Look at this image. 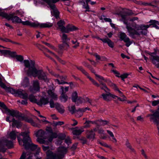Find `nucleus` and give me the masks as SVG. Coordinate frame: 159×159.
Listing matches in <instances>:
<instances>
[{
    "label": "nucleus",
    "instance_id": "f257e3e1",
    "mask_svg": "<svg viewBox=\"0 0 159 159\" xmlns=\"http://www.w3.org/2000/svg\"><path fill=\"white\" fill-rule=\"evenodd\" d=\"M20 135L23 136V139H22L20 138L17 137L18 141L20 145L22 144L26 150H30L34 151L37 148V145L32 143L31 139L28 133L26 132H21Z\"/></svg>",
    "mask_w": 159,
    "mask_h": 159
},
{
    "label": "nucleus",
    "instance_id": "f03ea898",
    "mask_svg": "<svg viewBox=\"0 0 159 159\" xmlns=\"http://www.w3.org/2000/svg\"><path fill=\"white\" fill-rule=\"evenodd\" d=\"M32 66L27 70V74L29 76H32L34 77H38L40 80H43L45 82H48L49 80L46 74L42 70H37L34 66V63L32 61Z\"/></svg>",
    "mask_w": 159,
    "mask_h": 159
},
{
    "label": "nucleus",
    "instance_id": "7ed1b4c3",
    "mask_svg": "<svg viewBox=\"0 0 159 159\" xmlns=\"http://www.w3.org/2000/svg\"><path fill=\"white\" fill-rule=\"evenodd\" d=\"M67 151V148L63 146H59L57 148V153H53L51 151L48 150L46 153V159H63Z\"/></svg>",
    "mask_w": 159,
    "mask_h": 159
},
{
    "label": "nucleus",
    "instance_id": "20e7f679",
    "mask_svg": "<svg viewBox=\"0 0 159 159\" xmlns=\"http://www.w3.org/2000/svg\"><path fill=\"white\" fill-rule=\"evenodd\" d=\"M20 23H22L23 25L30 26L31 27L34 28L38 27L40 28H50L53 25L52 23L50 22L40 24L38 22H31L28 20L25 21H21Z\"/></svg>",
    "mask_w": 159,
    "mask_h": 159
},
{
    "label": "nucleus",
    "instance_id": "39448f33",
    "mask_svg": "<svg viewBox=\"0 0 159 159\" xmlns=\"http://www.w3.org/2000/svg\"><path fill=\"white\" fill-rule=\"evenodd\" d=\"M121 19L120 20L122 21L124 24L126 25V28L127 29L128 32L130 35H139V33L134 29L129 26L128 24L127 21L128 20V18L126 15L121 14Z\"/></svg>",
    "mask_w": 159,
    "mask_h": 159
},
{
    "label": "nucleus",
    "instance_id": "423d86ee",
    "mask_svg": "<svg viewBox=\"0 0 159 159\" xmlns=\"http://www.w3.org/2000/svg\"><path fill=\"white\" fill-rule=\"evenodd\" d=\"M0 107L5 110L8 113L9 115L12 116L13 117H16V118L20 117H22V114L20 113L19 111L16 110H10L8 109L4 103L3 102H0Z\"/></svg>",
    "mask_w": 159,
    "mask_h": 159
},
{
    "label": "nucleus",
    "instance_id": "0eeeda50",
    "mask_svg": "<svg viewBox=\"0 0 159 159\" xmlns=\"http://www.w3.org/2000/svg\"><path fill=\"white\" fill-rule=\"evenodd\" d=\"M119 38L120 40L123 41L126 43L125 45L127 47H129L132 43V42L130 41L129 38L124 33L121 32Z\"/></svg>",
    "mask_w": 159,
    "mask_h": 159
},
{
    "label": "nucleus",
    "instance_id": "6e6552de",
    "mask_svg": "<svg viewBox=\"0 0 159 159\" xmlns=\"http://www.w3.org/2000/svg\"><path fill=\"white\" fill-rule=\"evenodd\" d=\"M5 18L8 20H11L13 23H20L21 21V20L19 17L17 16H14V14H8L7 13Z\"/></svg>",
    "mask_w": 159,
    "mask_h": 159
},
{
    "label": "nucleus",
    "instance_id": "1a4fd4ad",
    "mask_svg": "<svg viewBox=\"0 0 159 159\" xmlns=\"http://www.w3.org/2000/svg\"><path fill=\"white\" fill-rule=\"evenodd\" d=\"M33 88L30 89V92L32 93L39 91L40 90V86L39 81L38 80L33 81Z\"/></svg>",
    "mask_w": 159,
    "mask_h": 159
},
{
    "label": "nucleus",
    "instance_id": "9d476101",
    "mask_svg": "<svg viewBox=\"0 0 159 159\" xmlns=\"http://www.w3.org/2000/svg\"><path fill=\"white\" fill-rule=\"evenodd\" d=\"M10 117L7 116L6 118V120L7 121L11 122V121L12 122V127H15V126H16L17 128H20L21 127L22 125L21 123L19 121L16 120L14 118H13L12 119V120H10L9 119Z\"/></svg>",
    "mask_w": 159,
    "mask_h": 159
},
{
    "label": "nucleus",
    "instance_id": "9b49d317",
    "mask_svg": "<svg viewBox=\"0 0 159 159\" xmlns=\"http://www.w3.org/2000/svg\"><path fill=\"white\" fill-rule=\"evenodd\" d=\"M21 118L22 120H24L26 122L30 123L33 126L38 127L39 125L35 123L31 118H29L27 116H23V115L22 116Z\"/></svg>",
    "mask_w": 159,
    "mask_h": 159
},
{
    "label": "nucleus",
    "instance_id": "f8f14e48",
    "mask_svg": "<svg viewBox=\"0 0 159 159\" xmlns=\"http://www.w3.org/2000/svg\"><path fill=\"white\" fill-rule=\"evenodd\" d=\"M49 7L52 10V15L57 19L59 18V12L56 7V5H53V6H51V7Z\"/></svg>",
    "mask_w": 159,
    "mask_h": 159
},
{
    "label": "nucleus",
    "instance_id": "ddd939ff",
    "mask_svg": "<svg viewBox=\"0 0 159 159\" xmlns=\"http://www.w3.org/2000/svg\"><path fill=\"white\" fill-rule=\"evenodd\" d=\"M63 29L65 30L64 33H68L70 31H72L78 30V28L75 26L68 24L66 27H64Z\"/></svg>",
    "mask_w": 159,
    "mask_h": 159
},
{
    "label": "nucleus",
    "instance_id": "4468645a",
    "mask_svg": "<svg viewBox=\"0 0 159 159\" xmlns=\"http://www.w3.org/2000/svg\"><path fill=\"white\" fill-rule=\"evenodd\" d=\"M16 95L17 94L20 98L23 99H25L28 98V94L27 93L25 92L23 90L20 89L16 90Z\"/></svg>",
    "mask_w": 159,
    "mask_h": 159
},
{
    "label": "nucleus",
    "instance_id": "2eb2a0df",
    "mask_svg": "<svg viewBox=\"0 0 159 159\" xmlns=\"http://www.w3.org/2000/svg\"><path fill=\"white\" fill-rule=\"evenodd\" d=\"M47 93L49 97L52 99L54 100H57V95L54 93V90H53L49 89L48 90Z\"/></svg>",
    "mask_w": 159,
    "mask_h": 159
},
{
    "label": "nucleus",
    "instance_id": "dca6fc26",
    "mask_svg": "<svg viewBox=\"0 0 159 159\" xmlns=\"http://www.w3.org/2000/svg\"><path fill=\"white\" fill-rule=\"evenodd\" d=\"M86 137L90 139H93L95 138V134L92 129L87 130L86 131Z\"/></svg>",
    "mask_w": 159,
    "mask_h": 159
},
{
    "label": "nucleus",
    "instance_id": "f3484780",
    "mask_svg": "<svg viewBox=\"0 0 159 159\" xmlns=\"http://www.w3.org/2000/svg\"><path fill=\"white\" fill-rule=\"evenodd\" d=\"M100 84H99V86L98 87H99L101 89L103 90L106 93H109L110 92V90L107 87L106 84L104 83L102 81L100 80H98Z\"/></svg>",
    "mask_w": 159,
    "mask_h": 159
},
{
    "label": "nucleus",
    "instance_id": "a211bd4d",
    "mask_svg": "<svg viewBox=\"0 0 159 159\" xmlns=\"http://www.w3.org/2000/svg\"><path fill=\"white\" fill-rule=\"evenodd\" d=\"M61 89L62 90V92L60 97V99L61 102H66L67 100L68 97L64 92V87L61 86Z\"/></svg>",
    "mask_w": 159,
    "mask_h": 159
},
{
    "label": "nucleus",
    "instance_id": "6ab92c4d",
    "mask_svg": "<svg viewBox=\"0 0 159 159\" xmlns=\"http://www.w3.org/2000/svg\"><path fill=\"white\" fill-rule=\"evenodd\" d=\"M48 99V98H45L42 97L40 98V101L38 102L37 104L40 106H42L43 104L46 105L49 102Z\"/></svg>",
    "mask_w": 159,
    "mask_h": 159
},
{
    "label": "nucleus",
    "instance_id": "aec40b11",
    "mask_svg": "<svg viewBox=\"0 0 159 159\" xmlns=\"http://www.w3.org/2000/svg\"><path fill=\"white\" fill-rule=\"evenodd\" d=\"M33 156L31 153L23 152L20 159H32Z\"/></svg>",
    "mask_w": 159,
    "mask_h": 159
},
{
    "label": "nucleus",
    "instance_id": "412c9836",
    "mask_svg": "<svg viewBox=\"0 0 159 159\" xmlns=\"http://www.w3.org/2000/svg\"><path fill=\"white\" fill-rule=\"evenodd\" d=\"M60 78L61 80V81H60V80L57 79L55 80V81L56 82H57V83L59 84H68V83L67 82H65L64 81V80H66V76H60Z\"/></svg>",
    "mask_w": 159,
    "mask_h": 159
},
{
    "label": "nucleus",
    "instance_id": "4be33fe9",
    "mask_svg": "<svg viewBox=\"0 0 159 159\" xmlns=\"http://www.w3.org/2000/svg\"><path fill=\"white\" fill-rule=\"evenodd\" d=\"M78 128V127H76L75 128L73 129L72 133L74 135H79L84 131L82 129H77Z\"/></svg>",
    "mask_w": 159,
    "mask_h": 159
},
{
    "label": "nucleus",
    "instance_id": "5701e85b",
    "mask_svg": "<svg viewBox=\"0 0 159 159\" xmlns=\"http://www.w3.org/2000/svg\"><path fill=\"white\" fill-rule=\"evenodd\" d=\"M3 141L5 146L7 147L8 148L10 149L13 148V145L11 141L8 140L7 139L3 140Z\"/></svg>",
    "mask_w": 159,
    "mask_h": 159
},
{
    "label": "nucleus",
    "instance_id": "b1692460",
    "mask_svg": "<svg viewBox=\"0 0 159 159\" xmlns=\"http://www.w3.org/2000/svg\"><path fill=\"white\" fill-rule=\"evenodd\" d=\"M65 22L63 20H60V21L57 22V25H58L59 28L61 30V31L62 33H64L65 30L63 29L64 27H65L64 25H65Z\"/></svg>",
    "mask_w": 159,
    "mask_h": 159
},
{
    "label": "nucleus",
    "instance_id": "393cba45",
    "mask_svg": "<svg viewBox=\"0 0 159 159\" xmlns=\"http://www.w3.org/2000/svg\"><path fill=\"white\" fill-rule=\"evenodd\" d=\"M30 85V81L29 78L27 77H24L21 83V85L24 87H28Z\"/></svg>",
    "mask_w": 159,
    "mask_h": 159
},
{
    "label": "nucleus",
    "instance_id": "a878e982",
    "mask_svg": "<svg viewBox=\"0 0 159 159\" xmlns=\"http://www.w3.org/2000/svg\"><path fill=\"white\" fill-rule=\"evenodd\" d=\"M46 2L49 6L51 7V6H53L55 5V3L60 1V0H43Z\"/></svg>",
    "mask_w": 159,
    "mask_h": 159
},
{
    "label": "nucleus",
    "instance_id": "bb28decb",
    "mask_svg": "<svg viewBox=\"0 0 159 159\" xmlns=\"http://www.w3.org/2000/svg\"><path fill=\"white\" fill-rule=\"evenodd\" d=\"M56 108L58 110V112L61 114L63 113L64 112V110L63 107L61 106L58 103H55Z\"/></svg>",
    "mask_w": 159,
    "mask_h": 159
},
{
    "label": "nucleus",
    "instance_id": "cd10ccee",
    "mask_svg": "<svg viewBox=\"0 0 159 159\" xmlns=\"http://www.w3.org/2000/svg\"><path fill=\"white\" fill-rule=\"evenodd\" d=\"M86 110L85 108H79L77 110V113L78 115H76V116L78 117H80L82 116L83 115V112L86 111Z\"/></svg>",
    "mask_w": 159,
    "mask_h": 159
},
{
    "label": "nucleus",
    "instance_id": "c85d7f7f",
    "mask_svg": "<svg viewBox=\"0 0 159 159\" xmlns=\"http://www.w3.org/2000/svg\"><path fill=\"white\" fill-rule=\"evenodd\" d=\"M33 61L34 62V65L35 64V61L34 60H31L30 62H30L29 60H24V65L25 66L26 68H28L29 69L32 66V65L31 64L32 62Z\"/></svg>",
    "mask_w": 159,
    "mask_h": 159
},
{
    "label": "nucleus",
    "instance_id": "c756f323",
    "mask_svg": "<svg viewBox=\"0 0 159 159\" xmlns=\"http://www.w3.org/2000/svg\"><path fill=\"white\" fill-rule=\"evenodd\" d=\"M28 99L31 102L35 103L37 104L38 102L36 99L35 96L33 94H30L29 96Z\"/></svg>",
    "mask_w": 159,
    "mask_h": 159
},
{
    "label": "nucleus",
    "instance_id": "7c9ffc66",
    "mask_svg": "<svg viewBox=\"0 0 159 159\" xmlns=\"http://www.w3.org/2000/svg\"><path fill=\"white\" fill-rule=\"evenodd\" d=\"M45 134L44 131L42 129L38 131L36 133V136L37 137H40L44 138V136Z\"/></svg>",
    "mask_w": 159,
    "mask_h": 159
},
{
    "label": "nucleus",
    "instance_id": "2f4dec72",
    "mask_svg": "<svg viewBox=\"0 0 159 159\" xmlns=\"http://www.w3.org/2000/svg\"><path fill=\"white\" fill-rule=\"evenodd\" d=\"M69 111L70 112V113L73 114L75 113H76V115H78L77 113V110L75 109V106H71V107H68Z\"/></svg>",
    "mask_w": 159,
    "mask_h": 159
},
{
    "label": "nucleus",
    "instance_id": "473e14b6",
    "mask_svg": "<svg viewBox=\"0 0 159 159\" xmlns=\"http://www.w3.org/2000/svg\"><path fill=\"white\" fill-rule=\"evenodd\" d=\"M103 93L102 94V97L103 99L106 101H108L110 100V93L109 92V93Z\"/></svg>",
    "mask_w": 159,
    "mask_h": 159
},
{
    "label": "nucleus",
    "instance_id": "72a5a7b5",
    "mask_svg": "<svg viewBox=\"0 0 159 159\" xmlns=\"http://www.w3.org/2000/svg\"><path fill=\"white\" fill-rule=\"evenodd\" d=\"M5 145L3 142V140L0 141V152H5L6 151V149L5 148Z\"/></svg>",
    "mask_w": 159,
    "mask_h": 159
},
{
    "label": "nucleus",
    "instance_id": "f704fd0d",
    "mask_svg": "<svg viewBox=\"0 0 159 159\" xmlns=\"http://www.w3.org/2000/svg\"><path fill=\"white\" fill-rule=\"evenodd\" d=\"M76 68L77 69L80 71L84 74L87 77L89 75V74L83 68L82 66H76Z\"/></svg>",
    "mask_w": 159,
    "mask_h": 159
},
{
    "label": "nucleus",
    "instance_id": "c9c22d12",
    "mask_svg": "<svg viewBox=\"0 0 159 159\" xmlns=\"http://www.w3.org/2000/svg\"><path fill=\"white\" fill-rule=\"evenodd\" d=\"M76 68L77 69L80 71L84 74L87 77L89 75V74L83 68L82 66H76Z\"/></svg>",
    "mask_w": 159,
    "mask_h": 159
},
{
    "label": "nucleus",
    "instance_id": "e433bc0d",
    "mask_svg": "<svg viewBox=\"0 0 159 159\" xmlns=\"http://www.w3.org/2000/svg\"><path fill=\"white\" fill-rule=\"evenodd\" d=\"M10 138L13 140H15L16 137V135L15 133V131H11L9 135Z\"/></svg>",
    "mask_w": 159,
    "mask_h": 159
},
{
    "label": "nucleus",
    "instance_id": "4c0bfd02",
    "mask_svg": "<svg viewBox=\"0 0 159 159\" xmlns=\"http://www.w3.org/2000/svg\"><path fill=\"white\" fill-rule=\"evenodd\" d=\"M78 97V94L75 91L72 93L71 97L72 101L75 102L77 101V99Z\"/></svg>",
    "mask_w": 159,
    "mask_h": 159
},
{
    "label": "nucleus",
    "instance_id": "58836bf2",
    "mask_svg": "<svg viewBox=\"0 0 159 159\" xmlns=\"http://www.w3.org/2000/svg\"><path fill=\"white\" fill-rule=\"evenodd\" d=\"M149 22L150 23V24L148 25H150V27L152 26V27H154L156 25H159V21L155 20H151L149 21Z\"/></svg>",
    "mask_w": 159,
    "mask_h": 159
},
{
    "label": "nucleus",
    "instance_id": "ea45409f",
    "mask_svg": "<svg viewBox=\"0 0 159 159\" xmlns=\"http://www.w3.org/2000/svg\"><path fill=\"white\" fill-rule=\"evenodd\" d=\"M139 30H147V29L150 27V25H141L139 27Z\"/></svg>",
    "mask_w": 159,
    "mask_h": 159
},
{
    "label": "nucleus",
    "instance_id": "a19ab883",
    "mask_svg": "<svg viewBox=\"0 0 159 159\" xmlns=\"http://www.w3.org/2000/svg\"><path fill=\"white\" fill-rule=\"evenodd\" d=\"M98 121L100 123H102L101 125L103 126L110 124V122L108 120H103L102 119H100L98 120Z\"/></svg>",
    "mask_w": 159,
    "mask_h": 159
},
{
    "label": "nucleus",
    "instance_id": "79ce46f5",
    "mask_svg": "<svg viewBox=\"0 0 159 159\" xmlns=\"http://www.w3.org/2000/svg\"><path fill=\"white\" fill-rule=\"evenodd\" d=\"M87 77L90 80L94 85L97 87H98L99 86V84L96 81L91 78V77L89 76V75H88Z\"/></svg>",
    "mask_w": 159,
    "mask_h": 159
},
{
    "label": "nucleus",
    "instance_id": "37998d69",
    "mask_svg": "<svg viewBox=\"0 0 159 159\" xmlns=\"http://www.w3.org/2000/svg\"><path fill=\"white\" fill-rule=\"evenodd\" d=\"M72 42L73 44H75V45L73 46V48H76L77 47L79 46V43L77 42V40L76 39L74 40H72Z\"/></svg>",
    "mask_w": 159,
    "mask_h": 159
},
{
    "label": "nucleus",
    "instance_id": "c03bdc74",
    "mask_svg": "<svg viewBox=\"0 0 159 159\" xmlns=\"http://www.w3.org/2000/svg\"><path fill=\"white\" fill-rule=\"evenodd\" d=\"M57 137L58 139L62 140H63L65 139L66 137V135L65 134H61L57 135Z\"/></svg>",
    "mask_w": 159,
    "mask_h": 159
},
{
    "label": "nucleus",
    "instance_id": "a18cd8bd",
    "mask_svg": "<svg viewBox=\"0 0 159 159\" xmlns=\"http://www.w3.org/2000/svg\"><path fill=\"white\" fill-rule=\"evenodd\" d=\"M16 57L17 61L22 62L24 60V58L23 57L20 55H16Z\"/></svg>",
    "mask_w": 159,
    "mask_h": 159
},
{
    "label": "nucleus",
    "instance_id": "49530a36",
    "mask_svg": "<svg viewBox=\"0 0 159 159\" xmlns=\"http://www.w3.org/2000/svg\"><path fill=\"white\" fill-rule=\"evenodd\" d=\"M91 0H86L85 2L87 4V6L85 7L86 10L85 11V12H86L87 11L89 12L90 11V7L88 5V3Z\"/></svg>",
    "mask_w": 159,
    "mask_h": 159
},
{
    "label": "nucleus",
    "instance_id": "de8ad7c7",
    "mask_svg": "<svg viewBox=\"0 0 159 159\" xmlns=\"http://www.w3.org/2000/svg\"><path fill=\"white\" fill-rule=\"evenodd\" d=\"M9 52H8V55L12 57H16V53L15 52H11L9 50Z\"/></svg>",
    "mask_w": 159,
    "mask_h": 159
},
{
    "label": "nucleus",
    "instance_id": "09e8293b",
    "mask_svg": "<svg viewBox=\"0 0 159 159\" xmlns=\"http://www.w3.org/2000/svg\"><path fill=\"white\" fill-rule=\"evenodd\" d=\"M108 41L107 43L109 46L112 48H113L114 46V43L110 39H108Z\"/></svg>",
    "mask_w": 159,
    "mask_h": 159
},
{
    "label": "nucleus",
    "instance_id": "8fccbe9b",
    "mask_svg": "<svg viewBox=\"0 0 159 159\" xmlns=\"http://www.w3.org/2000/svg\"><path fill=\"white\" fill-rule=\"evenodd\" d=\"M9 50H1L0 53L2 54V55H3L4 56H6L8 54V52H9Z\"/></svg>",
    "mask_w": 159,
    "mask_h": 159
},
{
    "label": "nucleus",
    "instance_id": "3c124183",
    "mask_svg": "<svg viewBox=\"0 0 159 159\" xmlns=\"http://www.w3.org/2000/svg\"><path fill=\"white\" fill-rule=\"evenodd\" d=\"M65 142L68 144V145L71 143V139L68 137L65 139Z\"/></svg>",
    "mask_w": 159,
    "mask_h": 159
},
{
    "label": "nucleus",
    "instance_id": "603ef678",
    "mask_svg": "<svg viewBox=\"0 0 159 159\" xmlns=\"http://www.w3.org/2000/svg\"><path fill=\"white\" fill-rule=\"evenodd\" d=\"M0 39L1 40H2L3 41H4L5 42H10L11 43H14V41L10 40L9 39L7 38L3 39V38H1Z\"/></svg>",
    "mask_w": 159,
    "mask_h": 159
},
{
    "label": "nucleus",
    "instance_id": "864d4df0",
    "mask_svg": "<svg viewBox=\"0 0 159 159\" xmlns=\"http://www.w3.org/2000/svg\"><path fill=\"white\" fill-rule=\"evenodd\" d=\"M79 3L82 4L83 8L86 9L85 7L87 6V3L84 0H81L79 1Z\"/></svg>",
    "mask_w": 159,
    "mask_h": 159
},
{
    "label": "nucleus",
    "instance_id": "5fc2aeb1",
    "mask_svg": "<svg viewBox=\"0 0 159 159\" xmlns=\"http://www.w3.org/2000/svg\"><path fill=\"white\" fill-rule=\"evenodd\" d=\"M62 40H69L70 39L67 38V36L66 34H63L62 37Z\"/></svg>",
    "mask_w": 159,
    "mask_h": 159
},
{
    "label": "nucleus",
    "instance_id": "6e6d98bb",
    "mask_svg": "<svg viewBox=\"0 0 159 159\" xmlns=\"http://www.w3.org/2000/svg\"><path fill=\"white\" fill-rule=\"evenodd\" d=\"M55 57L57 59V60L61 63L63 64H65L66 62L65 61L61 60L57 55H55Z\"/></svg>",
    "mask_w": 159,
    "mask_h": 159
},
{
    "label": "nucleus",
    "instance_id": "4d7b16f0",
    "mask_svg": "<svg viewBox=\"0 0 159 159\" xmlns=\"http://www.w3.org/2000/svg\"><path fill=\"white\" fill-rule=\"evenodd\" d=\"M24 12L23 11H20V10H17L15 12V14L17 15H20L21 16H23Z\"/></svg>",
    "mask_w": 159,
    "mask_h": 159
},
{
    "label": "nucleus",
    "instance_id": "13d9d810",
    "mask_svg": "<svg viewBox=\"0 0 159 159\" xmlns=\"http://www.w3.org/2000/svg\"><path fill=\"white\" fill-rule=\"evenodd\" d=\"M147 30H141L140 32H138L140 34L139 35H140V34H142L143 35H146L147 34Z\"/></svg>",
    "mask_w": 159,
    "mask_h": 159
},
{
    "label": "nucleus",
    "instance_id": "bf43d9fd",
    "mask_svg": "<svg viewBox=\"0 0 159 159\" xmlns=\"http://www.w3.org/2000/svg\"><path fill=\"white\" fill-rule=\"evenodd\" d=\"M49 103L51 107L54 108L55 107V104L54 103V102L52 99L50 100Z\"/></svg>",
    "mask_w": 159,
    "mask_h": 159
},
{
    "label": "nucleus",
    "instance_id": "052dcab7",
    "mask_svg": "<svg viewBox=\"0 0 159 159\" xmlns=\"http://www.w3.org/2000/svg\"><path fill=\"white\" fill-rule=\"evenodd\" d=\"M111 71L116 75V76L118 77H120V76H119V75H120V74L118 71L114 70H112Z\"/></svg>",
    "mask_w": 159,
    "mask_h": 159
},
{
    "label": "nucleus",
    "instance_id": "680f3d73",
    "mask_svg": "<svg viewBox=\"0 0 159 159\" xmlns=\"http://www.w3.org/2000/svg\"><path fill=\"white\" fill-rule=\"evenodd\" d=\"M7 13L4 12L2 11L0 9V16H1L4 18H5Z\"/></svg>",
    "mask_w": 159,
    "mask_h": 159
},
{
    "label": "nucleus",
    "instance_id": "e2e57ef3",
    "mask_svg": "<svg viewBox=\"0 0 159 159\" xmlns=\"http://www.w3.org/2000/svg\"><path fill=\"white\" fill-rule=\"evenodd\" d=\"M83 99L81 97H78L77 99V101L78 103H82L83 102Z\"/></svg>",
    "mask_w": 159,
    "mask_h": 159
},
{
    "label": "nucleus",
    "instance_id": "0e129e2a",
    "mask_svg": "<svg viewBox=\"0 0 159 159\" xmlns=\"http://www.w3.org/2000/svg\"><path fill=\"white\" fill-rule=\"evenodd\" d=\"M51 133V134L50 136L53 139L56 138L57 137V133H53V132H52V133Z\"/></svg>",
    "mask_w": 159,
    "mask_h": 159
},
{
    "label": "nucleus",
    "instance_id": "69168bd1",
    "mask_svg": "<svg viewBox=\"0 0 159 159\" xmlns=\"http://www.w3.org/2000/svg\"><path fill=\"white\" fill-rule=\"evenodd\" d=\"M105 82H107V83L110 86H112L114 84L110 80L106 79Z\"/></svg>",
    "mask_w": 159,
    "mask_h": 159
},
{
    "label": "nucleus",
    "instance_id": "338daca9",
    "mask_svg": "<svg viewBox=\"0 0 159 159\" xmlns=\"http://www.w3.org/2000/svg\"><path fill=\"white\" fill-rule=\"evenodd\" d=\"M37 141L41 144L44 143L45 142V141L44 139L39 138H38Z\"/></svg>",
    "mask_w": 159,
    "mask_h": 159
},
{
    "label": "nucleus",
    "instance_id": "774afa93",
    "mask_svg": "<svg viewBox=\"0 0 159 159\" xmlns=\"http://www.w3.org/2000/svg\"><path fill=\"white\" fill-rule=\"evenodd\" d=\"M158 104H159V100L154 101L152 102V105L153 106H156Z\"/></svg>",
    "mask_w": 159,
    "mask_h": 159
}]
</instances>
